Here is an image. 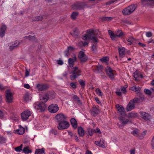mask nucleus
<instances>
[{
    "mask_svg": "<svg viewBox=\"0 0 154 154\" xmlns=\"http://www.w3.org/2000/svg\"><path fill=\"white\" fill-rule=\"evenodd\" d=\"M95 31L91 29L86 30V33L82 36V39L85 41L91 40V43H94L91 46V49L94 52H96L97 49V43L98 42V39L94 34Z\"/></svg>",
    "mask_w": 154,
    "mask_h": 154,
    "instance_id": "1",
    "label": "nucleus"
},
{
    "mask_svg": "<svg viewBox=\"0 0 154 154\" xmlns=\"http://www.w3.org/2000/svg\"><path fill=\"white\" fill-rule=\"evenodd\" d=\"M40 98L42 103H39L38 102H36L33 104V107L35 109L38 110L40 112H42L45 110L47 107L43 103L46 102L48 100V95L47 94H45L40 96Z\"/></svg>",
    "mask_w": 154,
    "mask_h": 154,
    "instance_id": "2",
    "label": "nucleus"
},
{
    "mask_svg": "<svg viewBox=\"0 0 154 154\" xmlns=\"http://www.w3.org/2000/svg\"><path fill=\"white\" fill-rule=\"evenodd\" d=\"M108 32L111 39L114 41L116 40V37H120L123 35L121 30H118L116 32L115 35L111 30H109Z\"/></svg>",
    "mask_w": 154,
    "mask_h": 154,
    "instance_id": "3",
    "label": "nucleus"
},
{
    "mask_svg": "<svg viewBox=\"0 0 154 154\" xmlns=\"http://www.w3.org/2000/svg\"><path fill=\"white\" fill-rule=\"evenodd\" d=\"M119 121L118 123V125L120 128H122L126 124L128 123L129 122V121L125 119L124 117L121 116L119 118Z\"/></svg>",
    "mask_w": 154,
    "mask_h": 154,
    "instance_id": "4",
    "label": "nucleus"
},
{
    "mask_svg": "<svg viewBox=\"0 0 154 154\" xmlns=\"http://www.w3.org/2000/svg\"><path fill=\"white\" fill-rule=\"evenodd\" d=\"M58 123L57 128L59 130L67 128L69 126V122L66 121H64Z\"/></svg>",
    "mask_w": 154,
    "mask_h": 154,
    "instance_id": "5",
    "label": "nucleus"
},
{
    "mask_svg": "<svg viewBox=\"0 0 154 154\" xmlns=\"http://www.w3.org/2000/svg\"><path fill=\"white\" fill-rule=\"evenodd\" d=\"M6 102L7 103H12L14 99L13 94L9 90L6 91L5 94Z\"/></svg>",
    "mask_w": 154,
    "mask_h": 154,
    "instance_id": "6",
    "label": "nucleus"
},
{
    "mask_svg": "<svg viewBox=\"0 0 154 154\" xmlns=\"http://www.w3.org/2000/svg\"><path fill=\"white\" fill-rule=\"evenodd\" d=\"M32 112L29 110H26L23 112L21 114L22 119L23 121L26 120L30 116Z\"/></svg>",
    "mask_w": 154,
    "mask_h": 154,
    "instance_id": "7",
    "label": "nucleus"
},
{
    "mask_svg": "<svg viewBox=\"0 0 154 154\" xmlns=\"http://www.w3.org/2000/svg\"><path fill=\"white\" fill-rule=\"evenodd\" d=\"M116 108L120 115L125 116L126 115V112L124 107L122 105L117 104L116 106Z\"/></svg>",
    "mask_w": 154,
    "mask_h": 154,
    "instance_id": "8",
    "label": "nucleus"
},
{
    "mask_svg": "<svg viewBox=\"0 0 154 154\" xmlns=\"http://www.w3.org/2000/svg\"><path fill=\"white\" fill-rule=\"evenodd\" d=\"M59 107L57 104H52L50 105L48 108L49 111L52 113H55L59 110Z\"/></svg>",
    "mask_w": 154,
    "mask_h": 154,
    "instance_id": "9",
    "label": "nucleus"
},
{
    "mask_svg": "<svg viewBox=\"0 0 154 154\" xmlns=\"http://www.w3.org/2000/svg\"><path fill=\"white\" fill-rule=\"evenodd\" d=\"M78 57L82 62H85L88 59V57L85 54L84 51L83 50H82L80 52Z\"/></svg>",
    "mask_w": 154,
    "mask_h": 154,
    "instance_id": "10",
    "label": "nucleus"
},
{
    "mask_svg": "<svg viewBox=\"0 0 154 154\" xmlns=\"http://www.w3.org/2000/svg\"><path fill=\"white\" fill-rule=\"evenodd\" d=\"M55 118L59 122L66 121L65 120L67 118V117L63 113H60L56 116Z\"/></svg>",
    "mask_w": 154,
    "mask_h": 154,
    "instance_id": "11",
    "label": "nucleus"
},
{
    "mask_svg": "<svg viewBox=\"0 0 154 154\" xmlns=\"http://www.w3.org/2000/svg\"><path fill=\"white\" fill-rule=\"evenodd\" d=\"M106 70L107 74L109 77L111 79H113L115 71L112 70L110 67L109 66L106 68Z\"/></svg>",
    "mask_w": 154,
    "mask_h": 154,
    "instance_id": "12",
    "label": "nucleus"
},
{
    "mask_svg": "<svg viewBox=\"0 0 154 154\" xmlns=\"http://www.w3.org/2000/svg\"><path fill=\"white\" fill-rule=\"evenodd\" d=\"M95 143L97 146L103 148H105L106 147V144L105 142L104 139L101 138L100 141H96Z\"/></svg>",
    "mask_w": 154,
    "mask_h": 154,
    "instance_id": "13",
    "label": "nucleus"
},
{
    "mask_svg": "<svg viewBox=\"0 0 154 154\" xmlns=\"http://www.w3.org/2000/svg\"><path fill=\"white\" fill-rule=\"evenodd\" d=\"M134 103L132 100H131L127 105L126 107V110L128 111H130L133 109L134 107Z\"/></svg>",
    "mask_w": 154,
    "mask_h": 154,
    "instance_id": "14",
    "label": "nucleus"
},
{
    "mask_svg": "<svg viewBox=\"0 0 154 154\" xmlns=\"http://www.w3.org/2000/svg\"><path fill=\"white\" fill-rule=\"evenodd\" d=\"M140 114L141 118L146 120H149L150 118L149 114L145 112H141Z\"/></svg>",
    "mask_w": 154,
    "mask_h": 154,
    "instance_id": "15",
    "label": "nucleus"
},
{
    "mask_svg": "<svg viewBox=\"0 0 154 154\" xmlns=\"http://www.w3.org/2000/svg\"><path fill=\"white\" fill-rule=\"evenodd\" d=\"M25 132V129L21 126H19L18 129L14 130V132L17 134L20 135L23 134Z\"/></svg>",
    "mask_w": 154,
    "mask_h": 154,
    "instance_id": "16",
    "label": "nucleus"
},
{
    "mask_svg": "<svg viewBox=\"0 0 154 154\" xmlns=\"http://www.w3.org/2000/svg\"><path fill=\"white\" fill-rule=\"evenodd\" d=\"M133 76L135 79V80L137 81L139 80V78H143V75L137 71H135L133 74Z\"/></svg>",
    "mask_w": 154,
    "mask_h": 154,
    "instance_id": "17",
    "label": "nucleus"
},
{
    "mask_svg": "<svg viewBox=\"0 0 154 154\" xmlns=\"http://www.w3.org/2000/svg\"><path fill=\"white\" fill-rule=\"evenodd\" d=\"M119 56L121 57H123L125 54V49L124 47L118 48Z\"/></svg>",
    "mask_w": 154,
    "mask_h": 154,
    "instance_id": "18",
    "label": "nucleus"
},
{
    "mask_svg": "<svg viewBox=\"0 0 154 154\" xmlns=\"http://www.w3.org/2000/svg\"><path fill=\"white\" fill-rule=\"evenodd\" d=\"M144 100V97L143 95H141L139 98L135 97L132 100L134 103H139L142 102Z\"/></svg>",
    "mask_w": 154,
    "mask_h": 154,
    "instance_id": "19",
    "label": "nucleus"
},
{
    "mask_svg": "<svg viewBox=\"0 0 154 154\" xmlns=\"http://www.w3.org/2000/svg\"><path fill=\"white\" fill-rule=\"evenodd\" d=\"M81 73V70L78 67H75L73 68L72 71L70 73V74H72L73 75L75 74V75L78 76L80 75Z\"/></svg>",
    "mask_w": 154,
    "mask_h": 154,
    "instance_id": "20",
    "label": "nucleus"
},
{
    "mask_svg": "<svg viewBox=\"0 0 154 154\" xmlns=\"http://www.w3.org/2000/svg\"><path fill=\"white\" fill-rule=\"evenodd\" d=\"M6 29V27L5 25H3L2 26L0 30V37H2L4 36Z\"/></svg>",
    "mask_w": 154,
    "mask_h": 154,
    "instance_id": "21",
    "label": "nucleus"
},
{
    "mask_svg": "<svg viewBox=\"0 0 154 154\" xmlns=\"http://www.w3.org/2000/svg\"><path fill=\"white\" fill-rule=\"evenodd\" d=\"M141 1L143 5H152L154 4V0H142Z\"/></svg>",
    "mask_w": 154,
    "mask_h": 154,
    "instance_id": "22",
    "label": "nucleus"
},
{
    "mask_svg": "<svg viewBox=\"0 0 154 154\" xmlns=\"http://www.w3.org/2000/svg\"><path fill=\"white\" fill-rule=\"evenodd\" d=\"M76 60V57L75 56L73 57V58H70L68 60V63L70 66L72 67L74 63V62Z\"/></svg>",
    "mask_w": 154,
    "mask_h": 154,
    "instance_id": "23",
    "label": "nucleus"
},
{
    "mask_svg": "<svg viewBox=\"0 0 154 154\" xmlns=\"http://www.w3.org/2000/svg\"><path fill=\"white\" fill-rule=\"evenodd\" d=\"M134 38L132 36H129L126 38V41L127 42H128V45H131L132 44Z\"/></svg>",
    "mask_w": 154,
    "mask_h": 154,
    "instance_id": "24",
    "label": "nucleus"
},
{
    "mask_svg": "<svg viewBox=\"0 0 154 154\" xmlns=\"http://www.w3.org/2000/svg\"><path fill=\"white\" fill-rule=\"evenodd\" d=\"M36 88L40 91H43L47 88V86L45 85L39 84L37 85Z\"/></svg>",
    "mask_w": 154,
    "mask_h": 154,
    "instance_id": "25",
    "label": "nucleus"
},
{
    "mask_svg": "<svg viewBox=\"0 0 154 154\" xmlns=\"http://www.w3.org/2000/svg\"><path fill=\"white\" fill-rule=\"evenodd\" d=\"M23 151L26 154L31 153L32 152V150L28 146L25 147L23 149Z\"/></svg>",
    "mask_w": 154,
    "mask_h": 154,
    "instance_id": "26",
    "label": "nucleus"
},
{
    "mask_svg": "<svg viewBox=\"0 0 154 154\" xmlns=\"http://www.w3.org/2000/svg\"><path fill=\"white\" fill-rule=\"evenodd\" d=\"M71 124L74 128H76L77 126V122L76 120L74 118H72L71 119Z\"/></svg>",
    "mask_w": 154,
    "mask_h": 154,
    "instance_id": "27",
    "label": "nucleus"
},
{
    "mask_svg": "<svg viewBox=\"0 0 154 154\" xmlns=\"http://www.w3.org/2000/svg\"><path fill=\"white\" fill-rule=\"evenodd\" d=\"M78 133L80 136L82 137L85 134V131L83 128L80 127L78 128Z\"/></svg>",
    "mask_w": 154,
    "mask_h": 154,
    "instance_id": "28",
    "label": "nucleus"
},
{
    "mask_svg": "<svg viewBox=\"0 0 154 154\" xmlns=\"http://www.w3.org/2000/svg\"><path fill=\"white\" fill-rule=\"evenodd\" d=\"M32 98L31 94L29 93H27L25 94L24 96V99L26 101H29Z\"/></svg>",
    "mask_w": 154,
    "mask_h": 154,
    "instance_id": "29",
    "label": "nucleus"
},
{
    "mask_svg": "<svg viewBox=\"0 0 154 154\" xmlns=\"http://www.w3.org/2000/svg\"><path fill=\"white\" fill-rule=\"evenodd\" d=\"M35 154H45L44 149L43 148L42 149H36L35 152Z\"/></svg>",
    "mask_w": 154,
    "mask_h": 154,
    "instance_id": "30",
    "label": "nucleus"
},
{
    "mask_svg": "<svg viewBox=\"0 0 154 154\" xmlns=\"http://www.w3.org/2000/svg\"><path fill=\"white\" fill-rule=\"evenodd\" d=\"M99 112V111L97 108L93 107L91 111V114L94 116L95 114H98Z\"/></svg>",
    "mask_w": 154,
    "mask_h": 154,
    "instance_id": "31",
    "label": "nucleus"
},
{
    "mask_svg": "<svg viewBox=\"0 0 154 154\" xmlns=\"http://www.w3.org/2000/svg\"><path fill=\"white\" fill-rule=\"evenodd\" d=\"M128 8L129 10V11H130L131 13L133 12L136 8V6L134 5H131L128 6Z\"/></svg>",
    "mask_w": 154,
    "mask_h": 154,
    "instance_id": "32",
    "label": "nucleus"
},
{
    "mask_svg": "<svg viewBox=\"0 0 154 154\" xmlns=\"http://www.w3.org/2000/svg\"><path fill=\"white\" fill-rule=\"evenodd\" d=\"M19 44V42L18 41H15L14 44H12V46H10L9 48L11 50H12L14 48L17 47Z\"/></svg>",
    "mask_w": 154,
    "mask_h": 154,
    "instance_id": "33",
    "label": "nucleus"
},
{
    "mask_svg": "<svg viewBox=\"0 0 154 154\" xmlns=\"http://www.w3.org/2000/svg\"><path fill=\"white\" fill-rule=\"evenodd\" d=\"M95 91L97 94L100 97H101L103 95V94L101 91V90L98 88H97L96 89Z\"/></svg>",
    "mask_w": 154,
    "mask_h": 154,
    "instance_id": "34",
    "label": "nucleus"
},
{
    "mask_svg": "<svg viewBox=\"0 0 154 154\" xmlns=\"http://www.w3.org/2000/svg\"><path fill=\"white\" fill-rule=\"evenodd\" d=\"M131 89L133 91L139 92L140 90V88L138 86H133L131 87Z\"/></svg>",
    "mask_w": 154,
    "mask_h": 154,
    "instance_id": "35",
    "label": "nucleus"
},
{
    "mask_svg": "<svg viewBox=\"0 0 154 154\" xmlns=\"http://www.w3.org/2000/svg\"><path fill=\"white\" fill-rule=\"evenodd\" d=\"M132 134L135 136H138L140 134L139 130L137 129H135L131 132Z\"/></svg>",
    "mask_w": 154,
    "mask_h": 154,
    "instance_id": "36",
    "label": "nucleus"
},
{
    "mask_svg": "<svg viewBox=\"0 0 154 154\" xmlns=\"http://www.w3.org/2000/svg\"><path fill=\"white\" fill-rule=\"evenodd\" d=\"M49 154H58V152L57 149H50Z\"/></svg>",
    "mask_w": 154,
    "mask_h": 154,
    "instance_id": "37",
    "label": "nucleus"
},
{
    "mask_svg": "<svg viewBox=\"0 0 154 154\" xmlns=\"http://www.w3.org/2000/svg\"><path fill=\"white\" fill-rule=\"evenodd\" d=\"M35 37L34 36L29 35L27 36H26L24 37L25 39L27 40L33 41L35 39Z\"/></svg>",
    "mask_w": 154,
    "mask_h": 154,
    "instance_id": "38",
    "label": "nucleus"
},
{
    "mask_svg": "<svg viewBox=\"0 0 154 154\" xmlns=\"http://www.w3.org/2000/svg\"><path fill=\"white\" fill-rule=\"evenodd\" d=\"M137 116L136 113L131 112L128 114V118H133L136 117Z\"/></svg>",
    "mask_w": 154,
    "mask_h": 154,
    "instance_id": "39",
    "label": "nucleus"
},
{
    "mask_svg": "<svg viewBox=\"0 0 154 154\" xmlns=\"http://www.w3.org/2000/svg\"><path fill=\"white\" fill-rule=\"evenodd\" d=\"M7 113L5 112H3L0 110V119H2L6 117Z\"/></svg>",
    "mask_w": 154,
    "mask_h": 154,
    "instance_id": "40",
    "label": "nucleus"
},
{
    "mask_svg": "<svg viewBox=\"0 0 154 154\" xmlns=\"http://www.w3.org/2000/svg\"><path fill=\"white\" fill-rule=\"evenodd\" d=\"M109 59L107 57H104L100 59V61L102 62H106L109 60Z\"/></svg>",
    "mask_w": 154,
    "mask_h": 154,
    "instance_id": "41",
    "label": "nucleus"
},
{
    "mask_svg": "<svg viewBox=\"0 0 154 154\" xmlns=\"http://www.w3.org/2000/svg\"><path fill=\"white\" fill-rule=\"evenodd\" d=\"M129 10L128 8L124 9L122 11L123 13L125 15H128L131 14L130 11H129Z\"/></svg>",
    "mask_w": 154,
    "mask_h": 154,
    "instance_id": "42",
    "label": "nucleus"
},
{
    "mask_svg": "<svg viewBox=\"0 0 154 154\" xmlns=\"http://www.w3.org/2000/svg\"><path fill=\"white\" fill-rule=\"evenodd\" d=\"M78 14L77 12H73L71 15V17L72 19L75 20Z\"/></svg>",
    "mask_w": 154,
    "mask_h": 154,
    "instance_id": "43",
    "label": "nucleus"
},
{
    "mask_svg": "<svg viewBox=\"0 0 154 154\" xmlns=\"http://www.w3.org/2000/svg\"><path fill=\"white\" fill-rule=\"evenodd\" d=\"M23 147L22 145H21L20 146H18L14 149L15 151L16 152H20L22 150Z\"/></svg>",
    "mask_w": 154,
    "mask_h": 154,
    "instance_id": "44",
    "label": "nucleus"
},
{
    "mask_svg": "<svg viewBox=\"0 0 154 154\" xmlns=\"http://www.w3.org/2000/svg\"><path fill=\"white\" fill-rule=\"evenodd\" d=\"M67 49L69 52H71L75 51L76 49L74 47L70 46L68 47Z\"/></svg>",
    "mask_w": 154,
    "mask_h": 154,
    "instance_id": "45",
    "label": "nucleus"
},
{
    "mask_svg": "<svg viewBox=\"0 0 154 154\" xmlns=\"http://www.w3.org/2000/svg\"><path fill=\"white\" fill-rule=\"evenodd\" d=\"M117 1L116 0H111L106 3V5H108L111 4H112L113 3H116Z\"/></svg>",
    "mask_w": 154,
    "mask_h": 154,
    "instance_id": "46",
    "label": "nucleus"
},
{
    "mask_svg": "<svg viewBox=\"0 0 154 154\" xmlns=\"http://www.w3.org/2000/svg\"><path fill=\"white\" fill-rule=\"evenodd\" d=\"M43 19V17L42 16H38L35 18L34 20L35 21H41Z\"/></svg>",
    "mask_w": 154,
    "mask_h": 154,
    "instance_id": "47",
    "label": "nucleus"
},
{
    "mask_svg": "<svg viewBox=\"0 0 154 154\" xmlns=\"http://www.w3.org/2000/svg\"><path fill=\"white\" fill-rule=\"evenodd\" d=\"M6 139L2 137H0V144L5 143L6 141Z\"/></svg>",
    "mask_w": 154,
    "mask_h": 154,
    "instance_id": "48",
    "label": "nucleus"
},
{
    "mask_svg": "<svg viewBox=\"0 0 154 154\" xmlns=\"http://www.w3.org/2000/svg\"><path fill=\"white\" fill-rule=\"evenodd\" d=\"M144 92L146 94L148 95H150L151 94V92L150 90L148 89H144Z\"/></svg>",
    "mask_w": 154,
    "mask_h": 154,
    "instance_id": "49",
    "label": "nucleus"
},
{
    "mask_svg": "<svg viewBox=\"0 0 154 154\" xmlns=\"http://www.w3.org/2000/svg\"><path fill=\"white\" fill-rule=\"evenodd\" d=\"M50 134H54L55 135L57 134V131L56 130H51L50 131Z\"/></svg>",
    "mask_w": 154,
    "mask_h": 154,
    "instance_id": "50",
    "label": "nucleus"
},
{
    "mask_svg": "<svg viewBox=\"0 0 154 154\" xmlns=\"http://www.w3.org/2000/svg\"><path fill=\"white\" fill-rule=\"evenodd\" d=\"M79 82L82 87L83 88H84L85 85V82L81 80L79 81Z\"/></svg>",
    "mask_w": 154,
    "mask_h": 154,
    "instance_id": "51",
    "label": "nucleus"
},
{
    "mask_svg": "<svg viewBox=\"0 0 154 154\" xmlns=\"http://www.w3.org/2000/svg\"><path fill=\"white\" fill-rule=\"evenodd\" d=\"M88 133L91 136H92L93 134L94 131V130H93L91 128H89L88 130Z\"/></svg>",
    "mask_w": 154,
    "mask_h": 154,
    "instance_id": "52",
    "label": "nucleus"
},
{
    "mask_svg": "<svg viewBox=\"0 0 154 154\" xmlns=\"http://www.w3.org/2000/svg\"><path fill=\"white\" fill-rule=\"evenodd\" d=\"M146 36L148 37H150L152 35V34L150 32H148L146 33Z\"/></svg>",
    "mask_w": 154,
    "mask_h": 154,
    "instance_id": "53",
    "label": "nucleus"
},
{
    "mask_svg": "<svg viewBox=\"0 0 154 154\" xmlns=\"http://www.w3.org/2000/svg\"><path fill=\"white\" fill-rule=\"evenodd\" d=\"M70 85L73 88H75L76 87V85L75 83L71 82L70 83Z\"/></svg>",
    "mask_w": 154,
    "mask_h": 154,
    "instance_id": "54",
    "label": "nucleus"
},
{
    "mask_svg": "<svg viewBox=\"0 0 154 154\" xmlns=\"http://www.w3.org/2000/svg\"><path fill=\"white\" fill-rule=\"evenodd\" d=\"M77 76V75H71L70 77V79L71 80H73L76 78Z\"/></svg>",
    "mask_w": 154,
    "mask_h": 154,
    "instance_id": "55",
    "label": "nucleus"
},
{
    "mask_svg": "<svg viewBox=\"0 0 154 154\" xmlns=\"http://www.w3.org/2000/svg\"><path fill=\"white\" fill-rule=\"evenodd\" d=\"M77 142H79V140L76 134H74L73 135V137Z\"/></svg>",
    "mask_w": 154,
    "mask_h": 154,
    "instance_id": "56",
    "label": "nucleus"
},
{
    "mask_svg": "<svg viewBox=\"0 0 154 154\" xmlns=\"http://www.w3.org/2000/svg\"><path fill=\"white\" fill-rule=\"evenodd\" d=\"M151 145L152 147V148L154 149V136L153 137L151 141Z\"/></svg>",
    "mask_w": 154,
    "mask_h": 154,
    "instance_id": "57",
    "label": "nucleus"
},
{
    "mask_svg": "<svg viewBox=\"0 0 154 154\" xmlns=\"http://www.w3.org/2000/svg\"><path fill=\"white\" fill-rule=\"evenodd\" d=\"M57 63L58 64L60 65H62L63 63V61L60 60H57Z\"/></svg>",
    "mask_w": 154,
    "mask_h": 154,
    "instance_id": "58",
    "label": "nucleus"
},
{
    "mask_svg": "<svg viewBox=\"0 0 154 154\" xmlns=\"http://www.w3.org/2000/svg\"><path fill=\"white\" fill-rule=\"evenodd\" d=\"M94 131L95 133L98 134H100L101 133V132L100 131V129L98 128H97L96 129L94 130Z\"/></svg>",
    "mask_w": 154,
    "mask_h": 154,
    "instance_id": "59",
    "label": "nucleus"
},
{
    "mask_svg": "<svg viewBox=\"0 0 154 154\" xmlns=\"http://www.w3.org/2000/svg\"><path fill=\"white\" fill-rule=\"evenodd\" d=\"M5 132L7 134L9 137H11L12 135V131H6Z\"/></svg>",
    "mask_w": 154,
    "mask_h": 154,
    "instance_id": "60",
    "label": "nucleus"
},
{
    "mask_svg": "<svg viewBox=\"0 0 154 154\" xmlns=\"http://www.w3.org/2000/svg\"><path fill=\"white\" fill-rule=\"evenodd\" d=\"M126 88L124 87H121V90L122 91V92L124 93H125L126 92Z\"/></svg>",
    "mask_w": 154,
    "mask_h": 154,
    "instance_id": "61",
    "label": "nucleus"
},
{
    "mask_svg": "<svg viewBox=\"0 0 154 154\" xmlns=\"http://www.w3.org/2000/svg\"><path fill=\"white\" fill-rule=\"evenodd\" d=\"M24 87L26 88L29 89L30 88V86L29 84H25L23 85Z\"/></svg>",
    "mask_w": 154,
    "mask_h": 154,
    "instance_id": "62",
    "label": "nucleus"
},
{
    "mask_svg": "<svg viewBox=\"0 0 154 154\" xmlns=\"http://www.w3.org/2000/svg\"><path fill=\"white\" fill-rule=\"evenodd\" d=\"M65 56L66 57H68L69 55V51H68L67 49L65 52Z\"/></svg>",
    "mask_w": 154,
    "mask_h": 154,
    "instance_id": "63",
    "label": "nucleus"
},
{
    "mask_svg": "<svg viewBox=\"0 0 154 154\" xmlns=\"http://www.w3.org/2000/svg\"><path fill=\"white\" fill-rule=\"evenodd\" d=\"M135 150L134 149H131L130 150V154H135Z\"/></svg>",
    "mask_w": 154,
    "mask_h": 154,
    "instance_id": "64",
    "label": "nucleus"
}]
</instances>
